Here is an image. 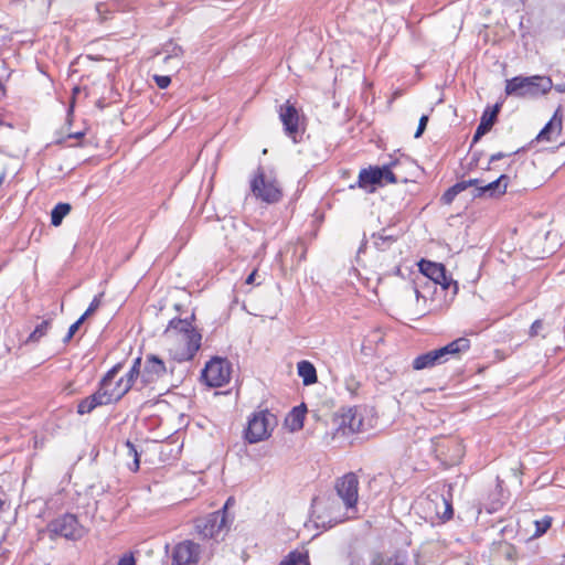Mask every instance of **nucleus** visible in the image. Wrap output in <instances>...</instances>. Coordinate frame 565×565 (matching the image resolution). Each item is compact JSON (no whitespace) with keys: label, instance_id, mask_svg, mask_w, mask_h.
<instances>
[{"label":"nucleus","instance_id":"58836bf2","mask_svg":"<svg viewBox=\"0 0 565 565\" xmlns=\"http://www.w3.org/2000/svg\"><path fill=\"white\" fill-rule=\"evenodd\" d=\"M100 305V300H99V297H95L92 302L89 303L88 308L86 309V311L81 316L82 318H84L85 320L93 313L97 310V308L99 307Z\"/></svg>","mask_w":565,"mask_h":565},{"label":"nucleus","instance_id":"423d86ee","mask_svg":"<svg viewBox=\"0 0 565 565\" xmlns=\"http://www.w3.org/2000/svg\"><path fill=\"white\" fill-rule=\"evenodd\" d=\"M232 364L226 358L214 356L204 366L202 377L211 387H221L231 380Z\"/></svg>","mask_w":565,"mask_h":565},{"label":"nucleus","instance_id":"4468645a","mask_svg":"<svg viewBox=\"0 0 565 565\" xmlns=\"http://www.w3.org/2000/svg\"><path fill=\"white\" fill-rule=\"evenodd\" d=\"M167 373V366L163 360L158 355L149 354L146 356L143 370L141 371V384L147 386L163 377Z\"/></svg>","mask_w":565,"mask_h":565},{"label":"nucleus","instance_id":"e433bc0d","mask_svg":"<svg viewBox=\"0 0 565 565\" xmlns=\"http://www.w3.org/2000/svg\"><path fill=\"white\" fill-rule=\"evenodd\" d=\"M84 321H85V319L79 317L73 324H71L66 335L63 339L64 343H67L71 341V339L74 337V334L77 332V330L79 329V327L83 324Z\"/></svg>","mask_w":565,"mask_h":565},{"label":"nucleus","instance_id":"5701e85b","mask_svg":"<svg viewBox=\"0 0 565 565\" xmlns=\"http://www.w3.org/2000/svg\"><path fill=\"white\" fill-rule=\"evenodd\" d=\"M436 365H440L436 350H431L416 356L412 363L413 369L416 371L431 369Z\"/></svg>","mask_w":565,"mask_h":565},{"label":"nucleus","instance_id":"f704fd0d","mask_svg":"<svg viewBox=\"0 0 565 565\" xmlns=\"http://www.w3.org/2000/svg\"><path fill=\"white\" fill-rule=\"evenodd\" d=\"M126 447H127V450H128V456L132 457L134 458V467L131 468L132 471H138L139 470V467H140V459H139V452L136 448V446L127 440L126 441Z\"/></svg>","mask_w":565,"mask_h":565},{"label":"nucleus","instance_id":"37998d69","mask_svg":"<svg viewBox=\"0 0 565 565\" xmlns=\"http://www.w3.org/2000/svg\"><path fill=\"white\" fill-rule=\"evenodd\" d=\"M117 565H136V562L132 555H125L119 559Z\"/></svg>","mask_w":565,"mask_h":565},{"label":"nucleus","instance_id":"f03ea898","mask_svg":"<svg viewBox=\"0 0 565 565\" xmlns=\"http://www.w3.org/2000/svg\"><path fill=\"white\" fill-rule=\"evenodd\" d=\"M552 88V81L548 77L516 76L507 81L505 94L516 97H536L546 94Z\"/></svg>","mask_w":565,"mask_h":565},{"label":"nucleus","instance_id":"8fccbe9b","mask_svg":"<svg viewBox=\"0 0 565 565\" xmlns=\"http://www.w3.org/2000/svg\"><path fill=\"white\" fill-rule=\"evenodd\" d=\"M4 179H6V172L3 171L0 174V185L3 183Z\"/></svg>","mask_w":565,"mask_h":565},{"label":"nucleus","instance_id":"c756f323","mask_svg":"<svg viewBox=\"0 0 565 565\" xmlns=\"http://www.w3.org/2000/svg\"><path fill=\"white\" fill-rule=\"evenodd\" d=\"M71 204L57 203L51 212V224L58 226L62 224L63 218L71 212Z\"/></svg>","mask_w":565,"mask_h":565},{"label":"nucleus","instance_id":"09e8293b","mask_svg":"<svg viewBox=\"0 0 565 565\" xmlns=\"http://www.w3.org/2000/svg\"><path fill=\"white\" fill-rule=\"evenodd\" d=\"M4 95V86L3 84L0 82V98Z\"/></svg>","mask_w":565,"mask_h":565},{"label":"nucleus","instance_id":"dca6fc26","mask_svg":"<svg viewBox=\"0 0 565 565\" xmlns=\"http://www.w3.org/2000/svg\"><path fill=\"white\" fill-rule=\"evenodd\" d=\"M362 417L355 408H348L338 417V431L348 436L359 431L362 427Z\"/></svg>","mask_w":565,"mask_h":565},{"label":"nucleus","instance_id":"a878e982","mask_svg":"<svg viewBox=\"0 0 565 565\" xmlns=\"http://www.w3.org/2000/svg\"><path fill=\"white\" fill-rule=\"evenodd\" d=\"M141 358H136L129 371L125 376L120 377L126 387L130 391L136 383L137 379L141 377Z\"/></svg>","mask_w":565,"mask_h":565},{"label":"nucleus","instance_id":"de8ad7c7","mask_svg":"<svg viewBox=\"0 0 565 565\" xmlns=\"http://www.w3.org/2000/svg\"><path fill=\"white\" fill-rule=\"evenodd\" d=\"M84 135H85V134H84L83 131H78V132H75V134L70 135L68 137H70V138H76V139H79V138L84 137Z\"/></svg>","mask_w":565,"mask_h":565},{"label":"nucleus","instance_id":"2eb2a0df","mask_svg":"<svg viewBox=\"0 0 565 565\" xmlns=\"http://www.w3.org/2000/svg\"><path fill=\"white\" fill-rule=\"evenodd\" d=\"M509 181H510L509 175L501 174L494 181L483 184L482 186H478L476 190H473L472 196L475 199L483 198V196L499 198L507 192Z\"/></svg>","mask_w":565,"mask_h":565},{"label":"nucleus","instance_id":"7c9ffc66","mask_svg":"<svg viewBox=\"0 0 565 565\" xmlns=\"http://www.w3.org/2000/svg\"><path fill=\"white\" fill-rule=\"evenodd\" d=\"M162 53H164L163 63H169L174 58H180L183 54V50L180 45L174 43L173 41H169L163 44Z\"/></svg>","mask_w":565,"mask_h":565},{"label":"nucleus","instance_id":"2f4dec72","mask_svg":"<svg viewBox=\"0 0 565 565\" xmlns=\"http://www.w3.org/2000/svg\"><path fill=\"white\" fill-rule=\"evenodd\" d=\"M398 164L399 163L397 161H394L391 164L380 167L382 181L384 180L387 183L406 182V178H399L395 172L392 171V167H397Z\"/></svg>","mask_w":565,"mask_h":565},{"label":"nucleus","instance_id":"bb28decb","mask_svg":"<svg viewBox=\"0 0 565 565\" xmlns=\"http://www.w3.org/2000/svg\"><path fill=\"white\" fill-rule=\"evenodd\" d=\"M373 244L376 249L385 250L387 249L394 242H396L397 236L387 234L386 230H383L380 233L372 235Z\"/></svg>","mask_w":565,"mask_h":565},{"label":"nucleus","instance_id":"aec40b11","mask_svg":"<svg viewBox=\"0 0 565 565\" xmlns=\"http://www.w3.org/2000/svg\"><path fill=\"white\" fill-rule=\"evenodd\" d=\"M500 111V105L495 104L492 109L487 108L481 118L480 122L476 129V132L472 138V143H476L483 135L491 130L492 126L497 121L498 114Z\"/></svg>","mask_w":565,"mask_h":565},{"label":"nucleus","instance_id":"9b49d317","mask_svg":"<svg viewBox=\"0 0 565 565\" xmlns=\"http://www.w3.org/2000/svg\"><path fill=\"white\" fill-rule=\"evenodd\" d=\"M420 273L429 278L435 284H438L443 289H448L452 284L451 278L446 274V268L443 264L434 263L430 260L422 259L418 264ZM455 291H457V282H454Z\"/></svg>","mask_w":565,"mask_h":565},{"label":"nucleus","instance_id":"6e6552de","mask_svg":"<svg viewBox=\"0 0 565 565\" xmlns=\"http://www.w3.org/2000/svg\"><path fill=\"white\" fill-rule=\"evenodd\" d=\"M202 553L203 551L199 543L184 540L173 546L171 551V565H199Z\"/></svg>","mask_w":565,"mask_h":565},{"label":"nucleus","instance_id":"0eeeda50","mask_svg":"<svg viewBox=\"0 0 565 565\" xmlns=\"http://www.w3.org/2000/svg\"><path fill=\"white\" fill-rule=\"evenodd\" d=\"M230 500L222 510L210 513L209 515L195 521V530L203 539L218 540L221 532L227 526L226 508Z\"/></svg>","mask_w":565,"mask_h":565},{"label":"nucleus","instance_id":"ea45409f","mask_svg":"<svg viewBox=\"0 0 565 565\" xmlns=\"http://www.w3.org/2000/svg\"><path fill=\"white\" fill-rule=\"evenodd\" d=\"M544 323L541 319L535 320L529 331L530 337H536L540 335L543 330Z\"/></svg>","mask_w":565,"mask_h":565},{"label":"nucleus","instance_id":"1a4fd4ad","mask_svg":"<svg viewBox=\"0 0 565 565\" xmlns=\"http://www.w3.org/2000/svg\"><path fill=\"white\" fill-rule=\"evenodd\" d=\"M121 369V363L115 364L110 370L107 371V373L99 381L102 387H104V391L106 392V395L111 404H115L118 401H120L129 392V390L126 387L121 379L115 382V379Z\"/></svg>","mask_w":565,"mask_h":565},{"label":"nucleus","instance_id":"473e14b6","mask_svg":"<svg viewBox=\"0 0 565 565\" xmlns=\"http://www.w3.org/2000/svg\"><path fill=\"white\" fill-rule=\"evenodd\" d=\"M463 191V185L459 182L447 189L440 198V201L445 205H449L454 202L455 198Z\"/></svg>","mask_w":565,"mask_h":565},{"label":"nucleus","instance_id":"4c0bfd02","mask_svg":"<svg viewBox=\"0 0 565 565\" xmlns=\"http://www.w3.org/2000/svg\"><path fill=\"white\" fill-rule=\"evenodd\" d=\"M153 81L161 89L167 88L171 83L170 76L167 75H153Z\"/></svg>","mask_w":565,"mask_h":565},{"label":"nucleus","instance_id":"3c124183","mask_svg":"<svg viewBox=\"0 0 565 565\" xmlns=\"http://www.w3.org/2000/svg\"><path fill=\"white\" fill-rule=\"evenodd\" d=\"M414 292H415V295H416V298L418 299V298H419V296H420V292H419V290L417 289V287H414Z\"/></svg>","mask_w":565,"mask_h":565},{"label":"nucleus","instance_id":"f3484780","mask_svg":"<svg viewBox=\"0 0 565 565\" xmlns=\"http://www.w3.org/2000/svg\"><path fill=\"white\" fill-rule=\"evenodd\" d=\"M110 401L102 387L100 383H98V388L92 395L83 398L77 404V413L79 415H85L92 413L95 408L99 406L110 405Z\"/></svg>","mask_w":565,"mask_h":565},{"label":"nucleus","instance_id":"20e7f679","mask_svg":"<svg viewBox=\"0 0 565 565\" xmlns=\"http://www.w3.org/2000/svg\"><path fill=\"white\" fill-rule=\"evenodd\" d=\"M43 532L46 533L52 541L57 537L77 541L86 533L85 527L78 522L76 515L72 513H65L50 521Z\"/></svg>","mask_w":565,"mask_h":565},{"label":"nucleus","instance_id":"c9c22d12","mask_svg":"<svg viewBox=\"0 0 565 565\" xmlns=\"http://www.w3.org/2000/svg\"><path fill=\"white\" fill-rule=\"evenodd\" d=\"M500 553L505 559L513 563L516 558V550L513 545L504 543L500 546Z\"/></svg>","mask_w":565,"mask_h":565},{"label":"nucleus","instance_id":"79ce46f5","mask_svg":"<svg viewBox=\"0 0 565 565\" xmlns=\"http://www.w3.org/2000/svg\"><path fill=\"white\" fill-rule=\"evenodd\" d=\"M461 185H463V191L467 190L468 188H473V190H476L478 186H482V181L480 179H469V180H463V181H460L459 182Z\"/></svg>","mask_w":565,"mask_h":565},{"label":"nucleus","instance_id":"603ef678","mask_svg":"<svg viewBox=\"0 0 565 565\" xmlns=\"http://www.w3.org/2000/svg\"><path fill=\"white\" fill-rule=\"evenodd\" d=\"M235 247H236L237 249L243 248V249L245 250V247L243 246V244H242V243H238Z\"/></svg>","mask_w":565,"mask_h":565},{"label":"nucleus","instance_id":"5fc2aeb1","mask_svg":"<svg viewBox=\"0 0 565 565\" xmlns=\"http://www.w3.org/2000/svg\"><path fill=\"white\" fill-rule=\"evenodd\" d=\"M376 482V478H373L371 481H370V486H372V483Z\"/></svg>","mask_w":565,"mask_h":565},{"label":"nucleus","instance_id":"49530a36","mask_svg":"<svg viewBox=\"0 0 565 565\" xmlns=\"http://www.w3.org/2000/svg\"><path fill=\"white\" fill-rule=\"evenodd\" d=\"M256 275H257V270H253L246 278L245 282L247 285H252L255 282V279H256Z\"/></svg>","mask_w":565,"mask_h":565},{"label":"nucleus","instance_id":"39448f33","mask_svg":"<svg viewBox=\"0 0 565 565\" xmlns=\"http://www.w3.org/2000/svg\"><path fill=\"white\" fill-rule=\"evenodd\" d=\"M250 191L257 200L267 204L277 203L282 198V191L276 179L266 177L260 167L250 180Z\"/></svg>","mask_w":565,"mask_h":565},{"label":"nucleus","instance_id":"c85d7f7f","mask_svg":"<svg viewBox=\"0 0 565 565\" xmlns=\"http://www.w3.org/2000/svg\"><path fill=\"white\" fill-rule=\"evenodd\" d=\"M52 320H43L40 324L35 327V329L30 333L28 339L25 340V344L29 343H38L43 337H45L51 329Z\"/></svg>","mask_w":565,"mask_h":565},{"label":"nucleus","instance_id":"6ab92c4d","mask_svg":"<svg viewBox=\"0 0 565 565\" xmlns=\"http://www.w3.org/2000/svg\"><path fill=\"white\" fill-rule=\"evenodd\" d=\"M562 110L558 107L550 121L544 126V128L540 131L536 139L539 141H556L557 137L562 131Z\"/></svg>","mask_w":565,"mask_h":565},{"label":"nucleus","instance_id":"7ed1b4c3","mask_svg":"<svg viewBox=\"0 0 565 565\" xmlns=\"http://www.w3.org/2000/svg\"><path fill=\"white\" fill-rule=\"evenodd\" d=\"M277 426V417L268 409L255 411L247 420L244 431L245 439L249 444H256L270 437Z\"/></svg>","mask_w":565,"mask_h":565},{"label":"nucleus","instance_id":"9d476101","mask_svg":"<svg viewBox=\"0 0 565 565\" xmlns=\"http://www.w3.org/2000/svg\"><path fill=\"white\" fill-rule=\"evenodd\" d=\"M335 490L348 509L354 508L359 499V480L356 475L349 472L339 478L335 482Z\"/></svg>","mask_w":565,"mask_h":565},{"label":"nucleus","instance_id":"ddd939ff","mask_svg":"<svg viewBox=\"0 0 565 565\" xmlns=\"http://www.w3.org/2000/svg\"><path fill=\"white\" fill-rule=\"evenodd\" d=\"M279 119L284 125L286 135L296 141V136L299 132L300 116L299 111L290 100L279 106Z\"/></svg>","mask_w":565,"mask_h":565},{"label":"nucleus","instance_id":"a18cd8bd","mask_svg":"<svg viewBox=\"0 0 565 565\" xmlns=\"http://www.w3.org/2000/svg\"><path fill=\"white\" fill-rule=\"evenodd\" d=\"M241 232H242V235L243 236H248V235H255V231L253 228H249L248 226L244 225L242 228H241Z\"/></svg>","mask_w":565,"mask_h":565},{"label":"nucleus","instance_id":"f8f14e48","mask_svg":"<svg viewBox=\"0 0 565 565\" xmlns=\"http://www.w3.org/2000/svg\"><path fill=\"white\" fill-rule=\"evenodd\" d=\"M451 486L448 487L447 494H435L434 498L428 495V508L434 509L437 519L445 523L452 519L454 509H452V494H451Z\"/></svg>","mask_w":565,"mask_h":565},{"label":"nucleus","instance_id":"72a5a7b5","mask_svg":"<svg viewBox=\"0 0 565 565\" xmlns=\"http://www.w3.org/2000/svg\"><path fill=\"white\" fill-rule=\"evenodd\" d=\"M535 532L534 536H541L551 527L552 524V518L544 516L541 520H536L535 522Z\"/></svg>","mask_w":565,"mask_h":565},{"label":"nucleus","instance_id":"412c9836","mask_svg":"<svg viewBox=\"0 0 565 565\" xmlns=\"http://www.w3.org/2000/svg\"><path fill=\"white\" fill-rule=\"evenodd\" d=\"M382 184V174L380 167H370L362 169L359 173L358 186L369 192H374V185Z\"/></svg>","mask_w":565,"mask_h":565},{"label":"nucleus","instance_id":"864d4df0","mask_svg":"<svg viewBox=\"0 0 565 565\" xmlns=\"http://www.w3.org/2000/svg\"><path fill=\"white\" fill-rule=\"evenodd\" d=\"M557 90H558V92H564V90H565V86H564V87H563V86H558V87H557Z\"/></svg>","mask_w":565,"mask_h":565},{"label":"nucleus","instance_id":"f257e3e1","mask_svg":"<svg viewBox=\"0 0 565 565\" xmlns=\"http://www.w3.org/2000/svg\"><path fill=\"white\" fill-rule=\"evenodd\" d=\"M193 319L194 315H191L190 319L173 318L164 330L166 337L183 343L182 350L174 355L179 362L192 360L201 348L202 335L192 326Z\"/></svg>","mask_w":565,"mask_h":565},{"label":"nucleus","instance_id":"a211bd4d","mask_svg":"<svg viewBox=\"0 0 565 565\" xmlns=\"http://www.w3.org/2000/svg\"><path fill=\"white\" fill-rule=\"evenodd\" d=\"M470 348V341L467 338H458L450 343L436 349L439 364L446 363L451 358L457 356L461 352L468 351Z\"/></svg>","mask_w":565,"mask_h":565},{"label":"nucleus","instance_id":"b1692460","mask_svg":"<svg viewBox=\"0 0 565 565\" xmlns=\"http://www.w3.org/2000/svg\"><path fill=\"white\" fill-rule=\"evenodd\" d=\"M306 411L307 408L305 404L296 406L290 411L286 418V424L291 431H296L302 428Z\"/></svg>","mask_w":565,"mask_h":565},{"label":"nucleus","instance_id":"4be33fe9","mask_svg":"<svg viewBox=\"0 0 565 565\" xmlns=\"http://www.w3.org/2000/svg\"><path fill=\"white\" fill-rule=\"evenodd\" d=\"M366 565H408L407 554L405 552H395L386 556L381 553H372Z\"/></svg>","mask_w":565,"mask_h":565},{"label":"nucleus","instance_id":"c03bdc74","mask_svg":"<svg viewBox=\"0 0 565 565\" xmlns=\"http://www.w3.org/2000/svg\"><path fill=\"white\" fill-rule=\"evenodd\" d=\"M509 154L504 153V152H497V153H493L491 157H490V163L492 162H495L498 160H501L505 157H508Z\"/></svg>","mask_w":565,"mask_h":565},{"label":"nucleus","instance_id":"a19ab883","mask_svg":"<svg viewBox=\"0 0 565 565\" xmlns=\"http://www.w3.org/2000/svg\"><path fill=\"white\" fill-rule=\"evenodd\" d=\"M427 122H428V116L427 115H423L419 118L418 127H417V130H416V132L414 135L415 138L422 137V135L424 134V131L426 129Z\"/></svg>","mask_w":565,"mask_h":565},{"label":"nucleus","instance_id":"cd10ccee","mask_svg":"<svg viewBox=\"0 0 565 565\" xmlns=\"http://www.w3.org/2000/svg\"><path fill=\"white\" fill-rule=\"evenodd\" d=\"M279 565H310L309 554L307 551H292L280 562Z\"/></svg>","mask_w":565,"mask_h":565},{"label":"nucleus","instance_id":"393cba45","mask_svg":"<svg viewBox=\"0 0 565 565\" xmlns=\"http://www.w3.org/2000/svg\"><path fill=\"white\" fill-rule=\"evenodd\" d=\"M298 375L302 379L305 385L315 384L318 381L315 365L309 361H300L297 365Z\"/></svg>","mask_w":565,"mask_h":565}]
</instances>
